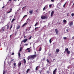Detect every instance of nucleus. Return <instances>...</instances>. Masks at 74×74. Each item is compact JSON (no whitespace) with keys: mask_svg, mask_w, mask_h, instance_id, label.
Returning <instances> with one entry per match:
<instances>
[{"mask_svg":"<svg viewBox=\"0 0 74 74\" xmlns=\"http://www.w3.org/2000/svg\"><path fill=\"white\" fill-rule=\"evenodd\" d=\"M37 57V55H31L29 56L28 57V59H30L32 60H33Z\"/></svg>","mask_w":74,"mask_h":74,"instance_id":"nucleus-1","label":"nucleus"},{"mask_svg":"<svg viewBox=\"0 0 74 74\" xmlns=\"http://www.w3.org/2000/svg\"><path fill=\"white\" fill-rule=\"evenodd\" d=\"M20 28H21V26L19 25H17L16 29L18 30V29H19Z\"/></svg>","mask_w":74,"mask_h":74,"instance_id":"nucleus-2","label":"nucleus"},{"mask_svg":"<svg viewBox=\"0 0 74 74\" xmlns=\"http://www.w3.org/2000/svg\"><path fill=\"white\" fill-rule=\"evenodd\" d=\"M47 18V17L46 16H42L41 17V18L42 19H45L46 18Z\"/></svg>","mask_w":74,"mask_h":74,"instance_id":"nucleus-3","label":"nucleus"},{"mask_svg":"<svg viewBox=\"0 0 74 74\" xmlns=\"http://www.w3.org/2000/svg\"><path fill=\"white\" fill-rule=\"evenodd\" d=\"M27 39H24V40H22V42H24V43H25V42H26L27 41Z\"/></svg>","mask_w":74,"mask_h":74,"instance_id":"nucleus-4","label":"nucleus"},{"mask_svg":"<svg viewBox=\"0 0 74 74\" xmlns=\"http://www.w3.org/2000/svg\"><path fill=\"white\" fill-rule=\"evenodd\" d=\"M57 69H55L53 71V74H56V72L57 70Z\"/></svg>","mask_w":74,"mask_h":74,"instance_id":"nucleus-5","label":"nucleus"},{"mask_svg":"<svg viewBox=\"0 0 74 74\" xmlns=\"http://www.w3.org/2000/svg\"><path fill=\"white\" fill-rule=\"evenodd\" d=\"M55 30L56 31L55 32L56 34H58V30H57V29H56Z\"/></svg>","mask_w":74,"mask_h":74,"instance_id":"nucleus-6","label":"nucleus"},{"mask_svg":"<svg viewBox=\"0 0 74 74\" xmlns=\"http://www.w3.org/2000/svg\"><path fill=\"white\" fill-rule=\"evenodd\" d=\"M21 64H22L21 62H19V63L18 64V67H20L21 66Z\"/></svg>","mask_w":74,"mask_h":74,"instance_id":"nucleus-7","label":"nucleus"},{"mask_svg":"<svg viewBox=\"0 0 74 74\" xmlns=\"http://www.w3.org/2000/svg\"><path fill=\"white\" fill-rule=\"evenodd\" d=\"M4 31V29L3 28L1 29L0 30V32L1 33H3Z\"/></svg>","mask_w":74,"mask_h":74,"instance_id":"nucleus-8","label":"nucleus"},{"mask_svg":"<svg viewBox=\"0 0 74 74\" xmlns=\"http://www.w3.org/2000/svg\"><path fill=\"white\" fill-rule=\"evenodd\" d=\"M27 23H25L22 26V27H24V26H26V25H27Z\"/></svg>","mask_w":74,"mask_h":74,"instance_id":"nucleus-9","label":"nucleus"},{"mask_svg":"<svg viewBox=\"0 0 74 74\" xmlns=\"http://www.w3.org/2000/svg\"><path fill=\"white\" fill-rule=\"evenodd\" d=\"M33 10H31L29 11V13H30V14H33Z\"/></svg>","mask_w":74,"mask_h":74,"instance_id":"nucleus-10","label":"nucleus"},{"mask_svg":"<svg viewBox=\"0 0 74 74\" xmlns=\"http://www.w3.org/2000/svg\"><path fill=\"white\" fill-rule=\"evenodd\" d=\"M26 6H25L24 7H23V8H22V10L23 11H24V10H25V9H26Z\"/></svg>","mask_w":74,"mask_h":74,"instance_id":"nucleus-11","label":"nucleus"},{"mask_svg":"<svg viewBox=\"0 0 74 74\" xmlns=\"http://www.w3.org/2000/svg\"><path fill=\"white\" fill-rule=\"evenodd\" d=\"M59 51V50L58 49H57L56 50V51L57 53H58Z\"/></svg>","mask_w":74,"mask_h":74,"instance_id":"nucleus-12","label":"nucleus"},{"mask_svg":"<svg viewBox=\"0 0 74 74\" xmlns=\"http://www.w3.org/2000/svg\"><path fill=\"white\" fill-rule=\"evenodd\" d=\"M73 25V23L72 22H71L69 24L70 26H71Z\"/></svg>","mask_w":74,"mask_h":74,"instance_id":"nucleus-13","label":"nucleus"},{"mask_svg":"<svg viewBox=\"0 0 74 74\" xmlns=\"http://www.w3.org/2000/svg\"><path fill=\"white\" fill-rule=\"evenodd\" d=\"M54 13V11H53L52 12H51V16H53V14Z\"/></svg>","mask_w":74,"mask_h":74,"instance_id":"nucleus-14","label":"nucleus"},{"mask_svg":"<svg viewBox=\"0 0 74 74\" xmlns=\"http://www.w3.org/2000/svg\"><path fill=\"white\" fill-rule=\"evenodd\" d=\"M11 12H12V8H10V11H9V12H7V13H10Z\"/></svg>","mask_w":74,"mask_h":74,"instance_id":"nucleus-15","label":"nucleus"},{"mask_svg":"<svg viewBox=\"0 0 74 74\" xmlns=\"http://www.w3.org/2000/svg\"><path fill=\"white\" fill-rule=\"evenodd\" d=\"M68 48H67L66 49H65V51L64 52V53L66 51L67 52V51H68Z\"/></svg>","mask_w":74,"mask_h":74,"instance_id":"nucleus-16","label":"nucleus"},{"mask_svg":"<svg viewBox=\"0 0 74 74\" xmlns=\"http://www.w3.org/2000/svg\"><path fill=\"white\" fill-rule=\"evenodd\" d=\"M24 61V64H25V63H26V60L24 58L23 59Z\"/></svg>","mask_w":74,"mask_h":74,"instance_id":"nucleus-17","label":"nucleus"},{"mask_svg":"<svg viewBox=\"0 0 74 74\" xmlns=\"http://www.w3.org/2000/svg\"><path fill=\"white\" fill-rule=\"evenodd\" d=\"M38 66H37L36 67V71H37L38 70Z\"/></svg>","mask_w":74,"mask_h":74,"instance_id":"nucleus-18","label":"nucleus"},{"mask_svg":"<svg viewBox=\"0 0 74 74\" xmlns=\"http://www.w3.org/2000/svg\"><path fill=\"white\" fill-rule=\"evenodd\" d=\"M63 22L64 23H66V22H67V21H66V20H63Z\"/></svg>","mask_w":74,"mask_h":74,"instance_id":"nucleus-19","label":"nucleus"},{"mask_svg":"<svg viewBox=\"0 0 74 74\" xmlns=\"http://www.w3.org/2000/svg\"><path fill=\"white\" fill-rule=\"evenodd\" d=\"M67 53L68 54H69L70 53V51H67Z\"/></svg>","mask_w":74,"mask_h":74,"instance_id":"nucleus-20","label":"nucleus"},{"mask_svg":"<svg viewBox=\"0 0 74 74\" xmlns=\"http://www.w3.org/2000/svg\"><path fill=\"white\" fill-rule=\"evenodd\" d=\"M47 61L49 64H50V62H49V60H48V59H47Z\"/></svg>","mask_w":74,"mask_h":74,"instance_id":"nucleus-21","label":"nucleus"},{"mask_svg":"<svg viewBox=\"0 0 74 74\" xmlns=\"http://www.w3.org/2000/svg\"><path fill=\"white\" fill-rule=\"evenodd\" d=\"M41 50H42L41 47H40V48H39V51H40Z\"/></svg>","mask_w":74,"mask_h":74,"instance_id":"nucleus-22","label":"nucleus"},{"mask_svg":"<svg viewBox=\"0 0 74 74\" xmlns=\"http://www.w3.org/2000/svg\"><path fill=\"white\" fill-rule=\"evenodd\" d=\"M14 21H15V18H13L12 21H11L12 23V22H14Z\"/></svg>","mask_w":74,"mask_h":74,"instance_id":"nucleus-23","label":"nucleus"},{"mask_svg":"<svg viewBox=\"0 0 74 74\" xmlns=\"http://www.w3.org/2000/svg\"><path fill=\"white\" fill-rule=\"evenodd\" d=\"M51 38L49 40V42L50 43V44H51Z\"/></svg>","mask_w":74,"mask_h":74,"instance_id":"nucleus-24","label":"nucleus"},{"mask_svg":"<svg viewBox=\"0 0 74 74\" xmlns=\"http://www.w3.org/2000/svg\"><path fill=\"white\" fill-rule=\"evenodd\" d=\"M37 25H38V23L37 22L34 25L35 26H37Z\"/></svg>","mask_w":74,"mask_h":74,"instance_id":"nucleus-25","label":"nucleus"},{"mask_svg":"<svg viewBox=\"0 0 74 74\" xmlns=\"http://www.w3.org/2000/svg\"><path fill=\"white\" fill-rule=\"evenodd\" d=\"M30 48H28V52L30 53Z\"/></svg>","mask_w":74,"mask_h":74,"instance_id":"nucleus-26","label":"nucleus"},{"mask_svg":"<svg viewBox=\"0 0 74 74\" xmlns=\"http://www.w3.org/2000/svg\"><path fill=\"white\" fill-rule=\"evenodd\" d=\"M70 16V15H69V13H68L67 14V16Z\"/></svg>","mask_w":74,"mask_h":74,"instance_id":"nucleus-27","label":"nucleus"},{"mask_svg":"<svg viewBox=\"0 0 74 74\" xmlns=\"http://www.w3.org/2000/svg\"><path fill=\"white\" fill-rule=\"evenodd\" d=\"M12 25L11 26V27L10 28V30H11V28H12Z\"/></svg>","mask_w":74,"mask_h":74,"instance_id":"nucleus-28","label":"nucleus"},{"mask_svg":"<svg viewBox=\"0 0 74 74\" xmlns=\"http://www.w3.org/2000/svg\"><path fill=\"white\" fill-rule=\"evenodd\" d=\"M71 16H74V13H72L71 14Z\"/></svg>","mask_w":74,"mask_h":74,"instance_id":"nucleus-29","label":"nucleus"},{"mask_svg":"<svg viewBox=\"0 0 74 74\" xmlns=\"http://www.w3.org/2000/svg\"><path fill=\"white\" fill-rule=\"evenodd\" d=\"M21 56V54H20V53H18V56L19 57H20Z\"/></svg>","mask_w":74,"mask_h":74,"instance_id":"nucleus-30","label":"nucleus"},{"mask_svg":"<svg viewBox=\"0 0 74 74\" xmlns=\"http://www.w3.org/2000/svg\"><path fill=\"white\" fill-rule=\"evenodd\" d=\"M64 39V40H66L67 38L66 37H64L63 38Z\"/></svg>","mask_w":74,"mask_h":74,"instance_id":"nucleus-31","label":"nucleus"},{"mask_svg":"<svg viewBox=\"0 0 74 74\" xmlns=\"http://www.w3.org/2000/svg\"><path fill=\"white\" fill-rule=\"evenodd\" d=\"M32 37V36H31L29 38V40H30V39H31Z\"/></svg>","mask_w":74,"mask_h":74,"instance_id":"nucleus-32","label":"nucleus"},{"mask_svg":"<svg viewBox=\"0 0 74 74\" xmlns=\"http://www.w3.org/2000/svg\"><path fill=\"white\" fill-rule=\"evenodd\" d=\"M67 68L68 69H69L70 68V66H68V67H67Z\"/></svg>","mask_w":74,"mask_h":74,"instance_id":"nucleus-33","label":"nucleus"},{"mask_svg":"<svg viewBox=\"0 0 74 74\" xmlns=\"http://www.w3.org/2000/svg\"><path fill=\"white\" fill-rule=\"evenodd\" d=\"M26 16H27V15H25L23 17V18H24L25 17H26Z\"/></svg>","mask_w":74,"mask_h":74,"instance_id":"nucleus-34","label":"nucleus"},{"mask_svg":"<svg viewBox=\"0 0 74 74\" xmlns=\"http://www.w3.org/2000/svg\"><path fill=\"white\" fill-rule=\"evenodd\" d=\"M45 58H43V59L42 60H43V61H45Z\"/></svg>","mask_w":74,"mask_h":74,"instance_id":"nucleus-35","label":"nucleus"},{"mask_svg":"<svg viewBox=\"0 0 74 74\" xmlns=\"http://www.w3.org/2000/svg\"><path fill=\"white\" fill-rule=\"evenodd\" d=\"M47 73L49 74V71H47Z\"/></svg>","mask_w":74,"mask_h":74,"instance_id":"nucleus-36","label":"nucleus"},{"mask_svg":"<svg viewBox=\"0 0 74 74\" xmlns=\"http://www.w3.org/2000/svg\"><path fill=\"white\" fill-rule=\"evenodd\" d=\"M38 27H35V30H36V29H38Z\"/></svg>","mask_w":74,"mask_h":74,"instance_id":"nucleus-37","label":"nucleus"},{"mask_svg":"<svg viewBox=\"0 0 74 74\" xmlns=\"http://www.w3.org/2000/svg\"><path fill=\"white\" fill-rule=\"evenodd\" d=\"M14 66H16V63H14Z\"/></svg>","mask_w":74,"mask_h":74,"instance_id":"nucleus-38","label":"nucleus"},{"mask_svg":"<svg viewBox=\"0 0 74 74\" xmlns=\"http://www.w3.org/2000/svg\"><path fill=\"white\" fill-rule=\"evenodd\" d=\"M5 71H3V74H5Z\"/></svg>","mask_w":74,"mask_h":74,"instance_id":"nucleus-39","label":"nucleus"},{"mask_svg":"<svg viewBox=\"0 0 74 74\" xmlns=\"http://www.w3.org/2000/svg\"><path fill=\"white\" fill-rule=\"evenodd\" d=\"M9 28V26H8L7 27V29H8V28Z\"/></svg>","mask_w":74,"mask_h":74,"instance_id":"nucleus-40","label":"nucleus"},{"mask_svg":"<svg viewBox=\"0 0 74 74\" xmlns=\"http://www.w3.org/2000/svg\"><path fill=\"white\" fill-rule=\"evenodd\" d=\"M21 50H22V47H21V48H20V50H19V51H21Z\"/></svg>","mask_w":74,"mask_h":74,"instance_id":"nucleus-41","label":"nucleus"},{"mask_svg":"<svg viewBox=\"0 0 74 74\" xmlns=\"http://www.w3.org/2000/svg\"><path fill=\"white\" fill-rule=\"evenodd\" d=\"M51 4H50L49 5V7H50H50H51Z\"/></svg>","mask_w":74,"mask_h":74,"instance_id":"nucleus-42","label":"nucleus"},{"mask_svg":"<svg viewBox=\"0 0 74 74\" xmlns=\"http://www.w3.org/2000/svg\"><path fill=\"white\" fill-rule=\"evenodd\" d=\"M12 55H14V53H12Z\"/></svg>","mask_w":74,"mask_h":74,"instance_id":"nucleus-43","label":"nucleus"},{"mask_svg":"<svg viewBox=\"0 0 74 74\" xmlns=\"http://www.w3.org/2000/svg\"><path fill=\"white\" fill-rule=\"evenodd\" d=\"M14 59H13L11 60V62H12V61H14Z\"/></svg>","mask_w":74,"mask_h":74,"instance_id":"nucleus-44","label":"nucleus"},{"mask_svg":"<svg viewBox=\"0 0 74 74\" xmlns=\"http://www.w3.org/2000/svg\"><path fill=\"white\" fill-rule=\"evenodd\" d=\"M51 1L54 2V0H51Z\"/></svg>","mask_w":74,"mask_h":74,"instance_id":"nucleus-45","label":"nucleus"},{"mask_svg":"<svg viewBox=\"0 0 74 74\" xmlns=\"http://www.w3.org/2000/svg\"><path fill=\"white\" fill-rule=\"evenodd\" d=\"M55 60V59H53V62L54 60Z\"/></svg>","mask_w":74,"mask_h":74,"instance_id":"nucleus-46","label":"nucleus"},{"mask_svg":"<svg viewBox=\"0 0 74 74\" xmlns=\"http://www.w3.org/2000/svg\"><path fill=\"white\" fill-rule=\"evenodd\" d=\"M28 73V69H27V73Z\"/></svg>","mask_w":74,"mask_h":74,"instance_id":"nucleus-47","label":"nucleus"},{"mask_svg":"<svg viewBox=\"0 0 74 74\" xmlns=\"http://www.w3.org/2000/svg\"><path fill=\"white\" fill-rule=\"evenodd\" d=\"M25 45H26V46H27L28 45V44H26Z\"/></svg>","mask_w":74,"mask_h":74,"instance_id":"nucleus-48","label":"nucleus"},{"mask_svg":"<svg viewBox=\"0 0 74 74\" xmlns=\"http://www.w3.org/2000/svg\"><path fill=\"white\" fill-rule=\"evenodd\" d=\"M65 4H64V5H63V7H64V8H65Z\"/></svg>","mask_w":74,"mask_h":74,"instance_id":"nucleus-49","label":"nucleus"},{"mask_svg":"<svg viewBox=\"0 0 74 74\" xmlns=\"http://www.w3.org/2000/svg\"><path fill=\"white\" fill-rule=\"evenodd\" d=\"M45 7H44V8L43 9V10H45Z\"/></svg>","mask_w":74,"mask_h":74,"instance_id":"nucleus-50","label":"nucleus"},{"mask_svg":"<svg viewBox=\"0 0 74 74\" xmlns=\"http://www.w3.org/2000/svg\"><path fill=\"white\" fill-rule=\"evenodd\" d=\"M4 6H3L2 8H4Z\"/></svg>","mask_w":74,"mask_h":74,"instance_id":"nucleus-51","label":"nucleus"},{"mask_svg":"<svg viewBox=\"0 0 74 74\" xmlns=\"http://www.w3.org/2000/svg\"><path fill=\"white\" fill-rule=\"evenodd\" d=\"M72 38H73V39L74 40V36Z\"/></svg>","mask_w":74,"mask_h":74,"instance_id":"nucleus-52","label":"nucleus"},{"mask_svg":"<svg viewBox=\"0 0 74 74\" xmlns=\"http://www.w3.org/2000/svg\"><path fill=\"white\" fill-rule=\"evenodd\" d=\"M29 70H30V69H28V71H29Z\"/></svg>","mask_w":74,"mask_h":74,"instance_id":"nucleus-53","label":"nucleus"},{"mask_svg":"<svg viewBox=\"0 0 74 74\" xmlns=\"http://www.w3.org/2000/svg\"><path fill=\"white\" fill-rule=\"evenodd\" d=\"M66 31H67V32H68V29H66Z\"/></svg>","mask_w":74,"mask_h":74,"instance_id":"nucleus-54","label":"nucleus"},{"mask_svg":"<svg viewBox=\"0 0 74 74\" xmlns=\"http://www.w3.org/2000/svg\"><path fill=\"white\" fill-rule=\"evenodd\" d=\"M66 2L64 4V5H66Z\"/></svg>","mask_w":74,"mask_h":74,"instance_id":"nucleus-55","label":"nucleus"},{"mask_svg":"<svg viewBox=\"0 0 74 74\" xmlns=\"http://www.w3.org/2000/svg\"><path fill=\"white\" fill-rule=\"evenodd\" d=\"M14 1H16V0H14Z\"/></svg>","mask_w":74,"mask_h":74,"instance_id":"nucleus-56","label":"nucleus"},{"mask_svg":"<svg viewBox=\"0 0 74 74\" xmlns=\"http://www.w3.org/2000/svg\"><path fill=\"white\" fill-rule=\"evenodd\" d=\"M35 54H36V51H35Z\"/></svg>","mask_w":74,"mask_h":74,"instance_id":"nucleus-57","label":"nucleus"},{"mask_svg":"<svg viewBox=\"0 0 74 74\" xmlns=\"http://www.w3.org/2000/svg\"><path fill=\"white\" fill-rule=\"evenodd\" d=\"M11 0H9V1H11Z\"/></svg>","mask_w":74,"mask_h":74,"instance_id":"nucleus-58","label":"nucleus"},{"mask_svg":"<svg viewBox=\"0 0 74 74\" xmlns=\"http://www.w3.org/2000/svg\"><path fill=\"white\" fill-rule=\"evenodd\" d=\"M30 28H31V27H29V29H30Z\"/></svg>","mask_w":74,"mask_h":74,"instance_id":"nucleus-59","label":"nucleus"},{"mask_svg":"<svg viewBox=\"0 0 74 74\" xmlns=\"http://www.w3.org/2000/svg\"><path fill=\"white\" fill-rule=\"evenodd\" d=\"M27 50H28V48H27Z\"/></svg>","mask_w":74,"mask_h":74,"instance_id":"nucleus-60","label":"nucleus"},{"mask_svg":"<svg viewBox=\"0 0 74 74\" xmlns=\"http://www.w3.org/2000/svg\"><path fill=\"white\" fill-rule=\"evenodd\" d=\"M44 69V68H42V69Z\"/></svg>","mask_w":74,"mask_h":74,"instance_id":"nucleus-61","label":"nucleus"},{"mask_svg":"<svg viewBox=\"0 0 74 74\" xmlns=\"http://www.w3.org/2000/svg\"><path fill=\"white\" fill-rule=\"evenodd\" d=\"M40 73H41V72L40 71Z\"/></svg>","mask_w":74,"mask_h":74,"instance_id":"nucleus-62","label":"nucleus"},{"mask_svg":"<svg viewBox=\"0 0 74 74\" xmlns=\"http://www.w3.org/2000/svg\"><path fill=\"white\" fill-rule=\"evenodd\" d=\"M73 5H74V3H73Z\"/></svg>","mask_w":74,"mask_h":74,"instance_id":"nucleus-63","label":"nucleus"},{"mask_svg":"<svg viewBox=\"0 0 74 74\" xmlns=\"http://www.w3.org/2000/svg\"><path fill=\"white\" fill-rule=\"evenodd\" d=\"M24 38H25V36H24Z\"/></svg>","mask_w":74,"mask_h":74,"instance_id":"nucleus-64","label":"nucleus"}]
</instances>
